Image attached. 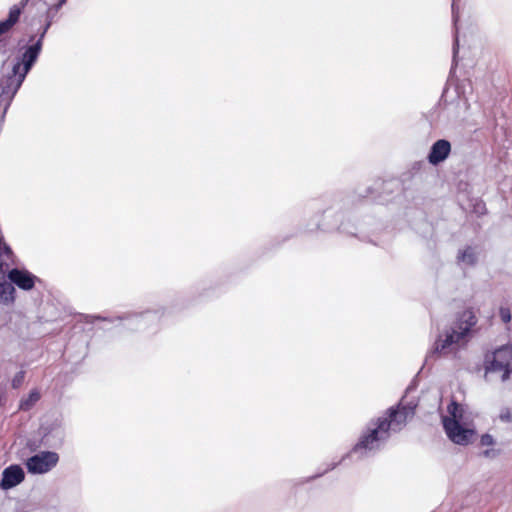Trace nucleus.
Instances as JSON below:
<instances>
[{
	"label": "nucleus",
	"mask_w": 512,
	"mask_h": 512,
	"mask_svg": "<svg viewBox=\"0 0 512 512\" xmlns=\"http://www.w3.org/2000/svg\"><path fill=\"white\" fill-rule=\"evenodd\" d=\"M414 408L411 405H399L396 409L390 408L387 416L378 418L376 422H371L367 431L355 445L353 453L366 455L378 450L389 438L391 431H400L406 425L407 420L413 417Z\"/></svg>",
	"instance_id": "f257e3e1"
},
{
	"label": "nucleus",
	"mask_w": 512,
	"mask_h": 512,
	"mask_svg": "<svg viewBox=\"0 0 512 512\" xmlns=\"http://www.w3.org/2000/svg\"><path fill=\"white\" fill-rule=\"evenodd\" d=\"M477 322L478 319L472 309H465L459 313L450 327L438 335L430 355H455L471 340Z\"/></svg>",
	"instance_id": "f03ea898"
},
{
	"label": "nucleus",
	"mask_w": 512,
	"mask_h": 512,
	"mask_svg": "<svg viewBox=\"0 0 512 512\" xmlns=\"http://www.w3.org/2000/svg\"><path fill=\"white\" fill-rule=\"evenodd\" d=\"M49 21L43 29L38 41L25 48L18 61L13 65L11 73L4 75L0 79V107H4V111L10 106L14 96L21 87L26 75L36 62L42 49V40L50 27Z\"/></svg>",
	"instance_id": "7ed1b4c3"
},
{
	"label": "nucleus",
	"mask_w": 512,
	"mask_h": 512,
	"mask_svg": "<svg viewBox=\"0 0 512 512\" xmlns=\"http://www.w3.org/2000/svg\"><path fill=\"white\" fill-rule=\"evenodd\" d=\"M442 421L445 432L452 442L467 445L471 441L474 435L473 415L465 406L452 401Z\"/></svg>",
	"instance_id": "20e7f679"
},
{
	"label": "nucleus",
	"mask_w": 512,
	"mask_h": 512,
	"mask_svg": "<svg viewBox=\"0 0 512 512\" xmlns=\"http://www.w3.org/2000/svg\"><path fill=\"white\" fill-rule=\"evenodd\" d=\"M486 375L497 373L502 381L512 375V345H504L485 356Z\"/></svg>",
	"instance_id": "39448f33"
},
{
	"label": "nucleus",
	"mask_w": 512,
	"mask_h": 512,
	"mask_svg": "<svg viewBox=\"0 0 512 512\" xmlns=\"http://www.w3.org/2000/svg\"><path fill=\"white\" fill-rule=\"evenodd\" d=\"M58 459V455L54 452H41L29 458L26 466L29 472L42 474L54 467Z\"/></svg>",
	"instance_id": "423d86ee"
},
{
	"label": "nucleus",
	"mask_w": 512,
	"mask_h": 512,
	"mask_svg": "<svg viewBox=\"0 0 512 512\" xmlns=\"http://www.w3.org/2000/svg\"><path fill=\"white\" fill-rule=\"evenodd\" d=\"M451 151V144L445 139L437 140L428 154V161L432 165H438L446 160Z\"/></svg>",
	"instance_id": "0eeeda50"
},
{
	"label": "nucleus",
	"mask_w": 512,
	"mask_h": 512,
	"mask_svg": "<svg viewBox=\"0 0 512 512\" xmlns=\"http://www.w3.org/2000/svg\"><path fill=\"white\" fill-rule=\"evenodd\" d=\"M9 280L23 290L34 287L36 277L26 270L12 269L8 274Z\"/></svg>",
	"instance_id": "6e6552de"
},
{
	"label": "nucleus",
	"mask_w": 512,
	"mask_h": 512,
	"mask_svg": "<svg viewBox=\"0 0 512 512\" xmlns=\"http://www.w3.org/2000/svg\"><path fill=\"white\" fill-rule=\"evenodd\" d=\"M478 256L476 248L468 246L459 251L457 260L462 266L470 267L476 264Z\"/></svg>",
	"instance_id": "1a4fd4ad"
},
{
	"label": "nucleus",
	"mask_w": 512,
	"mask_h": 512,
	"mask_svg": "<svg viewBox=\"0 0 512 512\" xmlns=\"http://www.w3.org/2000/svg\"><path fill=\"white\" fill-rule=\"evenodd\" d=\"M20 14V7L13 6L10 9L8 18L0 22V35L7 32L18 21Z\"/></svg>",
	"instance_id": "9d476101"
},
{
	"label": "nucleus",
	"mask_w": 512,
	"mask_h": 512,
	"mask_svg": "<svg viewBox=\"0 0 512 512\" xmlns=\"http://www.w3.org/2000/svg\"><path fill=\"white\" fill-rule=\"evenodd\" d=\"M20 14V7L13 6L10 9L8 18L0 22V35L7 32L18 21Z\"/></svg>",
	"instance_id": "9b49d317"
},
{
	"label": "nucleus",
	"mask_w": 512,
	"mask_h": 512,
	"mask_svg": "<svg viewBox=\"0 0 512 512\" xmlns=\"http://www.w3.org/2000/svg\"><path fill=\"white\" fill-rule=\"evenodd\" d=\"M41 398L40 391L33 389L27 397H23L20 401L19 408L23 411H29Z\"/></svg>",
	"instance_id": "f8f14e48"
},
{
	"label": "nucleus",
	"mask_w": 512,
	"mask_h": 512,
	"mask_svg": "<svg viewBox=\"0 0 512 512\" xmlns=\"http://www.w3.org/2000/svg\"><path fill=\"white\" fill-rule=\"evenodd\" d=\"M1 480H24V471L19 465H11L3 471Z\"/></svg>",
	"instance_id": "ddd939ff"
},
{
	"label": "nucleus",
	"mask_w": 512,
	"mask_h": 512,
	"mask_svg": "<svg viewBox=\"0 0 512 512\" xmlns=\"http://www.w3.org/2000/svg\"><path fill=\"white\" fill-rule=\"evenodd\" d=\"M15 292V288L12 285V282H7L6 280L0 282V298L9 302L13 300V294Z\"/></svg>",
	"instance_id": "4468645a"
},
{
	"label": "nucleus",
	"mask_w": 512,
	"mask_h": 512,
	"mask_svg": "<svg viewBox=\"0 0 512 512\" xmlns=\"http://www.w3.org/2000/svg\"><path fill=\"white\" fill-rule=\"evenodd\" d=\"M498 418L501 422L511 423L512 422V412L509 408H502L498 415Z\"/></svg>",
	"instance_id": "2eb2a0df"
},
{
	"label": "nucleus",
	"mask_w": 512,
	"mask_h": 512,
	"mask_svg": "<svg viewBox=\"0 0 512 512\" xmlns=\"http://www.w3.org/2000/svg\"><path fill=\"white\" fill-rule=\"evenodd\" d=\"M499 316L504 323L510 322L512 316L510 309L508 307H500L499 309Z\"/></svg>",
	"instance_id": "dca6fc26"
},
{
	"label": "nucleus",
	"mask_w": 512,
	"mask_h": 512,
	"mask_svg": "<svg viewBox=\"0 0 512 512\" xmlns=\"http://www.w3.org/2000/svg\"><path fill=\"white\" fill-rule=\"evenodd\" d=\"M0 251H1L0 256L4 257L6 259H11L13 256V252H12L11 248L6 244H3V245L1 244Z\"/></svg>",
	"instance_id": "f3484780"
},
{
	"label": "nucleus",
	"mask_w": 512,
	"mask_h": 512,
	"mask_svg": "<svg viewBox=\"0 0 512 512\" xmlns=\"http://www.w3.org/2000/svg\"><path fill=\"white\" fill-rule=\"evenodd\" d=\"M23 379H24V373L19 372L12 380V387L18 388L21 385V383L23 382Z\"/></svg>",
	"instance_id": "a211bd4d"
},
{
	"label": "nucleus",
	"mask_w": 512,
	"mask_h": 512,
	"mask_svg": "<svg viewBox=\"0 0 512 512\" xmlns=\"http://www.w3.org/2000/svg\"><path fill=\"white\" fill-rule=\"evenodd\" d=\"M494 444V439L491 435L489 434H484L482 435L481 437V445L483 446H491Z\"/></svg>",
	"instance_id": "6ab92c4d"
},
{
	"label": "nucleus",
	"mask_w": 512,
	"mask_h": 512,
	"mask_svg": "<svg viewBox=\"0 0 512 512\" xmlns=\"http://www.w3.org/2000/svg\"><path fill=\"white\" fill-rule=\"evenodd\" d=\"M20 482H0V488L2 490H8L15 487Z\"/></svg>",
	"instance_id": "aec40b11"
},
{
	"label": "nucleus",
	"mask_w": 512,
	"mask_h": 512,
	"mask_svg": "<svg viewBox=\"0 0 512 512\" xmlns=\"http://www.w3.org/2000/svg\"><path fill=\"white\" fill-rule=\"evenodd\" d=\"M452 17H453L454 25H456V23L458 21V14L456 12V0H452Z\"/></svg>",
	"instance_id": "412c9836"
},
{
	"label": "nucleus",
	"mask_w": 512,
	"mask_h": 512,
	"mask_svg": "<svg viewBox=\"0 0 512 512\" xmlns=\"http://www.w3.org/2000/svg\"><path fill=\"white\" fill-rule=\"evenodd\" d=\"M458 53V37L457 34L455 35L454 45H453V58H456V55Z\"/></svg>",
	"instance_id": "4be33fe9"
},
{
	"label": "nucleus",
	"mask_w": 512,
	"mask_h": 512,
	"mask_svg": "<svg viewBox=\"0 0 512 512\" xmlns=\"http://www.w3.org/2000/svg\"><path fill=\"white\" fill-rule=\"evenodd\" d=\"M3 266H4V262L2 261V262H0V282L6 280L5 279V270H4Z\"/></svg>",
	"instance_id": "5701e85b"
},
{
	"label": "nucleus",
	"mask_w": 512,
	"mask_h": 512,
	"mask_svg": "<svg viewBox=\"0 0 512 512\" xmlns=\"http://www.w3.org/2000/svg\"><path fill=\"white\" fill-rule=\"evenodd\" d=\"M496 452L494 450H486L483 452V455L485 457H493L495 456Z\"/></svg>",
	"instance_id": "b1692460"
},
{
	"label": "nucleus",
	"mask_w": 512,
	"mask_h": 512,
	"mask_svg": "<svg viewBox=\"0 0 512 512\" xmlns=\"http://www.w3.org/2000/svg\"><path fill=\"white\" fill-rule=\"evenodd\" d=\"M65 2H66V0H60L57 5V8L61 7Z\"/></svg>",
	"instance_id": "393cba45"
}]
</instances>
